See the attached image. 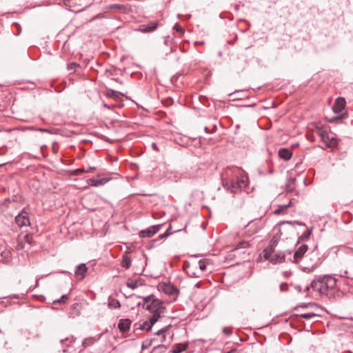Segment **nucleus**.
<instances>
[{
  "mask_svg": "<svg viewBox=\"0 0 353 353\" xmlns=\"http://www.w3.org/2000/svg\"><path fill=\"white\" fill-rule=\"evenodd\" d=\"M185 349V347H180L179 345H175L172 348V353H181Z\"/></svg>",
  "mask_w": 353,
  "mask_h": 353,
  "instance_id": "c9c22d12",
  "label": "nucleus"
},
{
  "mask_svg": "<svg viewBox=\"0 0 353 353\" xmlns=\"http://www.w3.org/2000/svg\"><path fill=\"white\" fill-rule=\"evenodd\" d=\"M289 225L292 228H294L296 225H305V224L304 223L301 222V221H280L278 223V225H279V226H281V225Z\"/></svg>",
  "mask_w": 353,
  "mask_h": 353,
  "instance_id": "b1692460",
  "label": "nucleus"
},
{
  "mask_svg": "<svg viewBox=\"0 0 353 353\" xmlns=\"http://www.w3.org/2000/svg\"><path fill=\"white\" fill-rule=\"evenodd\" d=\"M292 203V201L290 200V203L287 205H280V208L282 210V212H283L284 210H285L288 207H290L291 205V204Z\"/></svg>",
  "mask_w": 353,
  "mask_h": 353,
  "instance_id": "49530a36",
  "label": "nucleus"
},
{
  "mask_svg": "<svg viewBox=\"0 0 353 353\" xmlns=\"http://www.w3.org/2000/svg\"><path fill=\"white\" fill-rule=\"evenodd\" d=\"M90 184L91 185L99 186V185H104L108 181V179H106L105 178H101V179L92 178V179H90Z\"/></svg>",
  "mask_w": 353,
  "mask_h": 353,
  "instance_id": "5701e85b",
  "label": "nucleus"
},
{
  "mask_svg": "<svg viewBox=\"0 0 353 353\" xmlns=\"http://www.w3.org/2000/svg\"><path fill=\"white\" fill-rule=\"evenodd\" d=\"M12 253L9 250H0V262L8 263L11 260Z\"/></svg>",
  "mask_w": 353,
  "mask_h": 353,
  "instance_id": "a211bd4d",
  "label": "nucleus"
},
{
  "mask_svg": "<svg viewBox=\"0 0 353 353\" xmlns=\"http://www.w3.org/2000/svg\"><path fill=\"white\" fill-rule=\"evenodd\" d=\"M131 265V259L125 252L122 256L121 266L125 269H129Z\"/></svg>",
  "mask_w": 353,
  "mask_h": 353,
  "instance_id": "412c9836",
  "label": "nucleus"
},
{
  "mask_svg": "<svg viewBox=\"0 0 353 353\" xmlns=\"http://www.w3.org/2000/svg\"><path fill=\"white\" fill-rule=\"evenodd\" d=\"M297 289H298L299 291H301V288L300 287H298Z\"/></svg>",
  "mask_w": 353,
  "mask_h": 353,
  "instance_id": "052dcab7",
  "label": "nucleus"
},
{
  "mask_svg": "<svg viewBox=\"0 0 353 353\" xmlns=\"http://www.w3.org/2000/svg\"><path fill=\"white\" fill-rule=\"evenodd\" d=\"M279 156L281 159L288 161L292 158V152L291 150L283 148L279 150Z\"/></svg>",
  "mask_w": 353,
  "mask_h": 353,
  "instance_id": "6ab92c4d",
  "label": "nucleus"
},
{
  "mask_svg": "<svg viewBox=\"0 0 353 353\" xmlns=\"http://www.w3.org/2000/svg\"><path fill=\"white\" fill-rule=\"evenodd\" d=\"M222 185L233 194L241 192L248 184V176L241 168L231 166L225 168L221 175Z\"/></svg>",
  "mask_w": 353,
  "mask_h": 353,
  "instance_id": "f257e3e1",
  "label": "nucleus"
},
{
  "mask_svg": "<svg viewBox=\"0 0 353 353\" xmlns=\"http://www.w3.org/2000/svg\"><path fill=\"white\" fill-rule=\"evenodd\" d=\"M301 318L305 319H310L312 318H314L315 316H317L318 315L313 312H308V313H304L299 315Z\"/></svg>",
  "mask_w": 353,
  "mask_h": 353,
  "instance_id": "c85d7f7f",
  "label": "nucleus"
},
{
  "mask_svg": "<svg viewBox=\"0 0 353 353\" xmlns=\"http://www.w3.org/2000/svg\"><path fill=\"white\" fill-rule=\"evenodd\" d=\"M204 130L208 134H212V132L210 131V130H209V128L208 127H205Z\"/></svg>",
  "mask_w": 353,
  "mask_h": 353,
  "instance_id": "864d4df0",
  "label": "nucleus"
},
{
  "mask_svg": "<svg viewBox=\"0 0 353 353\" xmlns=\"http://www.w3.org/2000/svg\"><path fill=\"white\" fill-rule=\"evenodd\" d=\"M95 170H96L95 167H88L86 168H83V169L80 170L81 172H86V173L93 172Z\"/></svg>",
  "mask_w": 353,
  "mask_h": 353,
  "instance_id": "a19ab883",
  "label": "nucleus"
},
{
  "mask_svg": "<svg viewBox=\"0 0 353 353\" xmlns=\"http://www.w3.org/2000/svg\"><path fill=\"white\" fill-rule=\"evenodd\" d=\"M126 285L128 288L134 290L139 286V284L137 281H128Z\"/></svg>",
  "mask_w": 353,
  "mask_h": 353,
  "instance_id": "2f4dec72",
  "label": "nucleus"
},
{
  "mask_svg": "<svg viewBox=\"0 0 353 353\" xmlns=\"http://www.w3.org/2000/svg\"><path fill=\"white\" fill-rule=\"evenodd\" d=\"M250 246V243L248 241H242L237 243L236 249L246 248Z\"/></svg>",
  "mask_w": 353,
  "mask_h": 353,
  "instance_id": "7c9ffc66",
  "label": "nucleus"
},
{
  "mask_svg": "<svg viewBox=\"0 0 353 353\" xmlns=\"http://www.w3.org/2000/svg\"><path fill=\"white\" fill-rule=\"evenodd\" d=\"M25 241L29 245H33V238L31 234H26L25 236Z\"/></svg>",
  "mask_w": 353,
  "mask_h": 353,
  "instance_id": "4c0bfd02",
  "label": "nucleus"
},
{
  "mask_svg": "<svg viewBox=\"0 0 353 353\" xmlns=\"http://www.w3.org/2000/svg\"><path fill=\"white\" fill-rule=\"evenodd\" d=\"M168 237V234H161L156 239H159V241Z\"/></svg>",
  "mask_w": 353,
  "mask_h": 353,
  "instance_id": "de8ad7c7",
  "label": "nucleus"
},
{
  "mask_svg": "<svg viewBox=\"0 0 353 353\" xmlns=\"http://www.w3.org/2000/svg\"><path fill=\"white\" fill-rule=\"evenodd\" d=\"M318 134L321 137L322 141L326 146L330 148H334L338 145L336 139L334 137H330L328 132L323 129L317 130Z\"/></svg>",
  "mask_w": 353,
  "mask_h": 353,
  "instance_id": "39448f33",
  "label": "nucleus"
},
{
  "mask_svg": "<svg viewBox=\"0 0 353 353\" xmlns=\"http://www.w3.org/2000/svg\"><path fill=\"white\" fill-rule=\"evenodd\" d=\"M76 340V337H74L72 335L67 336L65 339L60 340V343L63 346V352H68L69 348L72 346L73 343H75Z\"/></svg>",
  "mask_w": 353,
  "mask_h": 353,
  "instance_id": "ddd939ff",
  "label": "nucleus"
},
{
  "mask_svg": "<svg viewBox=\"0 0 353 353\" xmlns=\"http://www.w3.org/2000/svg\"><path fill=\"white\" fill-rule=\"evenodd\" d=\"M283 235V234L281 231V228H279L278 232L271 239V241L270 242V245H268V247L266 249H265L264 253L266 252V250H268V252L274 251V248L277 245L280 237Z\"/></svg>",
  "mask_w": 353,
  "mask_h": 353,
  "instance_id": "4468645a",
  "label": "nucleus"
},
{
  "mask_svg": "<svg viewBox=\"0 0 353 353\" xmlns=\"http://www.w3.org/2000/svg\"><path fill=\"white\" fill-rule=\"evenodd\" d=\"M108 306L110 308L117 309L121 307V304H120V302L117 299L112 298V297H109Z\"/></svg>",
  "mask_w": 353,
  "mask_h": 353,
  "instance_id": "393cba45",
  "label": "nucleus"
},
{
  "mask_svg": "<svg viewBox=\"0 0 353 353\" xmlns=\"http://www.w3.org/2000/svg\"><path fill=\"white\" fill-rule=\"evenodd\" d=\"M88 268L85 263H81L76 267L74 274L77 278L81 280L85 278Z\"/></svg>",
  "mask_w": 353,
  "mask_h": 353,
  "instance_id": "2eb2a0df",
  "label": "nucleus"
},
{
  "mask_svg": "<svg viewBox=\"0 0 353 353\" xmlns=\"http://www.w3.org/2000/svg\"><path fill=\"white\" fill-rule=\"evenodd\" d=\"M143 307L152 313V316H157V319H159L165 312L166 308L163 305V302L156 298L154 295L151 294L143 297Z\"/></svg>",
  "mask_w": 353,
  "mask_h": 353,
  "instance_id": "7ed1b4c3",
  "label": "nucleus"
},
{
  "mask_svg": "<svg viewBox=\"0 0 353 353\" xmlns=\"http://www.w3.org/2000/svg\"><path fill=\"white\" fill-rule=\"evenodd\" d=\"M345 106V101L342 97H338L332 106V110L335 113H340Z\"/></svg>",
  "mask_w": 353,
  "mask_h": 353,
  "instance_id": "dca6fc26",
  "label": "nucleus"
},
{
  "mask_svg": "<svg viewBox=\"0 0 353 353\" xmlns=\"http://www.w3.org/2000/svg\"><path fill=\"white\" fill-rule=\"evenodd\" d=\"M163 225V224L152 225L145 230H141L139 233V236L141 238L152 237L161 230Z\"/></svg>",
  "mask_w": 353,
  "mask_h": 353,
  "instance_id": "6e6552de",
  "label": "nucleus"
},
{
  "mask_svg": "<svg viewBox=\"0 0 353 353\" xmlns=\"http://www.w3.org/2000/svg\"><path fill=\"white\" fill-rule=\"evenodd\" d=\"M264 257L269 260L272 263H281L285 261V255L282 252H266L264 253Z\"/></svg>",
  "mask_w": 353,
  "mask_h": 353,
  "instance_id": "423d86ee",
  "label": "nucleus"
},
{
  "mask_svg": "<svg viewBox=\"0 0 353 353\" xmlns=\"http://www.w3.org/2000/svg\"><path fill=\"white\" fill-rule=\"evenodd\" d=\"M157 243H159V239H153L152 241H151V242L149 244H148L146 245V248L148 250H151L152 248H153L154 247V245Z\"/></svg>",
  "mask_w": 353,
  "mask_h": 353,
  "instance_id": "58836bf2",
  "label": "nucleus"
},
{
  "mask_svg": "<svg viewBox=\"0 0 353 353\" xmlns=\"http://www.w3.org/2000/svg\"><path fill=\"white\" fill-rule=\"evenodd\" d=\"M209 263V260L201 259L198 262L199 269L201 272H204L207 269V265Z\"/></svg>",
  "mask_w": 353,
  "mask_h": 353,
  "instance_id": "bb28decb",
  "label": "nucleus"
},
{
  "mask_svg": "<svg viewBox=\"0 0 353 353\" xmlns=\"http://www.w3.org/2000/svg\"><path fill=\"white\" fill-rule=\"evenodd\" d=\"M63 2L65 6H70V0H63Z\"/></svg>",
  "mask_w": 353,
  "mask_h": 353,
  "instance_id": "5fc2aeb1",
  "label": "nucleus"
},
{
  "mask_svg": "<svg viewBox=\"0 0 353 353\" xmlns=\"http://www.w3.org/2000/svg\"><path fill=\"white\" fill-rule=\"evenodd\" d=\"M336 279L329 274L319 276L314 279L310 286H307L305 291L309 290L311 288L314 292H318L321 295H325L328 299L341 298L343 292L336 290Z\"/></svg>",
  "mask_w": 353,
  "mask_h": 353,
  "instance_id": "f03ea898",
  "label": "nucleus"
},
{
  "mask_svg": "<svg viewBox=\"0 0 353 353\" xmlns=\"http://www.w3.org/2000/svg\"><path fill=\"white\" fill-rule=\"evenodd\" d=\"M294 179H292L290 182L287 185L286 188L288 192H292L294 189Z\"/></svg>",
  "mask_w": 353,
  "mask_h": 353,
  "instance_id": "ea45409f",
  "label": "nucleus"
},
{
  "mask_svg": "<svg viewBox=\"0 0 353 353\" xmlns=\"http://www.w3.org/2000/svg\"><path fill=\"white\" fill-rule=\"evenodd\" d=\"M159 290H162L165 294L168 295L177 294L179 292L178 288L170 283H163L160 284Z\"/></svg>",
  "mask_w": 353,
  "mask_h": 353,
  "instance_id": "9b49d317",
  "label": "nucleus"
},
{
  "mask_svg": "<svg viewBox=\"0 0 353 353\" xmlns=\"http://www.w3.org/2000/svg\"><path fill=\"white\" fill-rule=\"evenodd\" d=\"M132 321L129 319H122L119 321L118 328L121 332H126L130 330Z\"/></svg>",
  "mask_w": 353,
  "mask_h": 353,
  "instance_id": "f3484780",
  "label": "nucleus"
},
{
  "mask_svg": "<svg viewBox=\"0 0 353 353\" xmlns=\"http://www.w3.org/2000/svg\"><path fill=\"white\" fill-rule=\"evenodd\" d=\"M308 250V246L306 244L301 245L294 253L293 262L298 263L303 258V255Z\"/></svg>",
  "mask_w": 353,
  "mask_h": 353,
  "instance_id": "f8f14e48",
  "label": "nucleus"
},
{
  "mask_svg": "<svg viewBox=\"0 0 353 353\" xmlns=\"http://www.w3.org/2000/svg\"><path fill=\"white\" fill-rule=\"evenodd\" d=\"M166 346L163 345H158L157 346L154 347L152 353H156L158 350L160 352H164L166 350Z\"/></svg>",
  "mask_w": 353,
  "mask_h": 353,
  "instance_id": "c756f323",
  "label": "nucleus"
},
{
  "mask_svg": "<svg viewBox=\"0 0 353 353\" xmlns=\"http://www.w3.org/2000/svg\"><path fill=\"white\" fill-rule=\"evenodd\" d=\"M288 289V285L286 283H282L281 285H280V290L281 291H283V292H285V291H287Z\"/></svg>",
  "mask_w": 353,
  "mask_h": 353,
  "instance_id": "c03bdc74",
  "label": "nucleus"
},
{
  "mask_svg": "<svg viewBox=\"0 0 353 353\" xmlns=\"http://www.w3.org/2000/svg\"><path fill=\"white\" fill-rule=\"evenodd\" d=\"M317 265H318V262H317V261H316V262H314V263H312V264L311 267H312V268H314L316 267V266H317Z\"/></svg>",
  "mask_w": 353,
  "mask_h": 353,
  "instance_id": "6e6d98bb",
  "label": "nucleus"
},
{
  "mask_svg": "<svg viewBox=\"0 0 353 353\" xmlns=\"http://www.w3.org/2000/svg\"><path fill=\"white\" fill-rule=\"evenodd\" d=\"M152 148H153L154 150H156V151H159V149H158V148H157V144H156L155 143H152Z\"/></svg>",
  "mask_w": 353,
  "mask_h": 353,
  "instance_id": "603ef678",
  "label": "nucleus"
},
{
  "mask_svg": "<svg viewBox=\"0 0 353 353\" xmlns=\"http://www.w3.org/2000/svg\"><path fill=\"white\" fill-rule=\"evenodd\" d=\"M9 297L14 298V299H19L21 298V296L19 294H12V295H10Z\"/></svg>",
  "mask_w": 353,
  "mask_h": 353,
  "instance_id": "8fccbe9b",
  "label": "nucleus"
},
{
  "mask_svg": "<svg viewBox=\"0 0 353 353\" xmlns=\"http://www.w3.org/2000/svg\"><path fill=\"white\" fill-rule=\"evenodd\" d=\"M15 222L20 228L30 224L29 214L25 209L15 217Z\"/></svg>",
  "mask_w": 353,
  "mask_h": 353,
  "instance_id": "1a4fd4ad",
  "label": "nucleus"
},
{
  "mask_svg": "<svg viewBox=\"0 0 353 353\" xmlns=\"http://www.w3.org/2000/svg\"><path fill=\"white\" fill-rule=\"evenodd\" d=\"M223 332L227 335V336H229L232 334V327H223Z\"/></svg>",
  "mask_w": 353,
  "mask_h": 353,
  "instance_id": "79ce46f5",
  "label": "nucleus"
},
{
  "mask_svg": "<svg viewBox=\"0 0 353 353\" xmlns=\"http://www.w3.org/2000/svg\"><path fill=\"white\" fill-rule=\"evenodd\" d=\"M174 30H176L178 33H179L180 35H182L184 32L181 26L178 23H175V25L174 26Z\"/></svg>",
  "mask_w": 353,
  "mask_h": 353,
  "instance_id": "e433bc0d",
  "label": "nucleus"
},
{
  "mask_svg": "<svg viewBox=\"0 0 353 353\" xmlns=\"http://www.w3.org/2000/svg\"><path fill=\"white\" fill-rule=\"evenodd\" d=\"M168 330V327H165L163 328H161V330H158L155 334L157 336L162 335V340L161 341H165V336L163 334L167 330Z\"/></svg>",
  "mask_w": 353,
  "mask_h": 353,
  "instance_id": "cd10ccee",
  "label": "nucleus"
},
{
  "mask_svg": "<svg viewBox=\"0 0 353 353\" xmlns=\"http://www.w3.org/2000/svg\"><path fill=\"white\" fill-rule=\"evenodd\" d=\"M312 229L313 228H310V229H307V230H305L299 238H298V241L296 243V244L298 243H300L301 242H304V241H307L312 232Z\"/></svg>",
  "mask_w": 353,
  "mask_h": 353,
  "instance_id": "aec40b11",
  "label": "nucleus"
},
{
  "mask_svg": "<svg viewBox=\"0 0 353 353\" xmlns=\"http://www.w3.org/2000/svg\"><path fill=\"white\" fill-rule=\"evenodd\" d=\"M153 341H154V339H153V340H148V339L145 340L142 343V348L143 349L148 348L152 345V343Z\"/></svg>",
  "mask_w": 353,
  "mask_h": 353,
  "instance_id": "f704fd0d",
  "label": "nucleus"
},
{
  "mask_svg": "<svg viewBox=\"0 0 353 353\" xmlns=\"http://www.w3.org/2000/svg\"><path fill=\"white\" fill-rule=\"evenodd\" d=\"M278 227H280V226H279V225H276V227H274V229H276V228H278Z\"/></svg>",
  "mask_w": 353,
  "mask_h": 353,
  "instance_id": "e2e57ef3",
  "label": "nucleus"
},
{
  "mask_svg": "<svg viewBox=\"0 0 353 353\" xmlns=\"http://www.w3.org/2000/svg\"><path fill=\"white\" fill-rule=\"evenodd\" d=\"M216 130V125H213V128H212V130H211L213 132H214Z\"/></svg>",
  "mask_w": 353,
  "mask_h": 353,
  "instance_id": "4d7b16f0",
  "label": "nucleus"
},
{
  "mask_svg": "<svg viewBox=\"0 0 353 353\" xmlns=\"http://www.w3.org/2000/svg\"><path fill=\"white\" fill-rule=\"evenodd\" d=\"M163 43L165 46L170 48V51H172V46L174 44V39L171 38L170 36L165 37Z\"/></svg>",
  "mask_w": 353,
  "mask_h": 353,
  "instance_id": "a878e982",
  "label": "nucleus"
},
{
  "mask_svg": "<svg viewBox=\"0 0 353 353\" xmlns=\"http://www.w3.org/2000/svg\"><path fill=\"white\" fill-rule=\"evenodd\" d=\"M107 94L109 97L116 100L120 99L123 96L121 92L115 91L112 89H108L107 90Z\"/></svg>",
  "mask_w": 353,
  "mask_h": 353,
  "instance_id": "4be33fe9",
  "label": "nucleus"
},
{
  "mask_svg": "<svg viewBox=\"0 0 353 353\" xmlns=\"http://www.w3.org/2000/svg\"><path fill=\"white\" fill-rule=\"evenodd\" d=\"M282 212V210L280 208V207H279L278 209H276L275 211H274V214H279Z\"/></svg>",
  "mask_w": 353,
  "mask_h": 353,
  "instance_id": "3c124183",
  "label": "nucleus"
},
{
  "mask_svg": "<svg viewBox=\"0 0 353 353\" xmlns=\"http://www.w3.org/2000/svg\"><path fill=\"white\" fill-rule=\"evenodd\" d=\"M103 106L107 108L108 109H110V107L106 103H103Z\"/></svg>",
  "mask_w": 353,
  "mask_h": 353,
  "instance_id": "bf43d9fd",
  "label": "nucleus"
},
{
  "mask_svg": "<svg viewBox=\"0 0 353 353\" xmlns=\"http://www.w3.org/2000/svg\"><path fill=\"white\" fill-rule=\"evenodd\" d=\"M79 65L74 63V62H72V63H70L68 65V69L69 70H74V68L77 66H79Z\"/></svg>",
  "mask_w": 353,
  "mask_h": 353,
  "instance_id": "37998d69",
  "label": "nucleus"
},
{
  "mask_svg": "<svg viewBox=\"0 0 353 353\" xmlns=\"http://www.w3.org/2000/svg\"><path fill=\"white\" fill-rule=\"evenodd\" d=\"M263 226L261 218L251 220L245 225V233L248 236H251L261 230Z\"/></svg>",
  "mask_w": 353,
  "mask_h": 353,
  "instance_id": "20e7f679",
  "label": "nucleus"
},
{
  "mask_svg": "<svg viewBox=\"0 0 353 353\" xmlns=\"http://www.w3.org/2000/svg\"><path fill=\"white\" fill-rule=\"evenodd\" d=\"M92 339L91 338H90V339H85L82 341L83 349H85L87 347H88L89 345H90V344L92 343Z\"/></svg>",
  "mask_w": 353,
  "mask_h": 353,
  "instance_id": "72a5a7b5",
  "label": "nucleus"
},
{
  "mask_svg": "<svg viewBox=\"0 0 353 353\" xmlns=\"http://www.w3.org/2000/svg\"><path fill=\"white\" fill-rule=\"evenodd\" d=\"M68 299V296L67 294H63L61 296V297L59 299L54 300V303H65V301Z\"/></svg>",
  "mask_w": 353,
  "mask_h": 353,
  "instance_id": "473e14b6",
  "label": "nucleus"
},
{
  "mask_svg": "<svg viewBox=\"0 0 353 353\" xmlns=\"http://www.w3.org/2000/svg\"><path fill=\"white\" fill-rule=\"evenodd\" d=\"M61 272L63 273V274H71L70 272L65 271V270L62 271Z\"/></svg>",
  "mask_w": 353,
  "mask_h": 353,
  "instance_id": "13d9d810",
  "label": "nucleus"
},
{
  "mask_svg": "<svg viewBox=\"0 0 353 353\" xmlns=\"http://www.w3.org/2000/svg\"><path fill=\"white\" fill-rule=\"evenodd\" d=\"M278 227H280V226H279V225H276V227H274V229H276V228H278Z\"/></svg>",
  "mask_w": 353,
  "mask_h": 353,
  "instance_id": "680f3d73",
  "label": "nucleus"
},
{
  "mask_svg": "<svg viewBox=\"0 0 353 353\" xmlns=\"http://www.w3.org/2000/svg\"><path fill=\"white\" fill-rule=\"evenodd\" d=\"M159 26V23L158 21H152L148 23L140 25L138 30L142 33H150L154 32Z\"/></svg>",
  "mask_w": 353,
  "mask_h": 353,
  "instance_id": "9d476101",
  "label": "nucleus"
},
{
  "mask_svg": "<svg viewBox=\"0 0 353 353\" xmlns=\"http://www.w3.org/2000/svg\"><path fill=\"white\" fill-rule=\"evenodd\" d=\"M157 316H152L148 321H144L141 324L135 323L134 325V332L137 330L150 331L152 326L158 321Z\"/></svg>",
  "mask_w": 353,
  "mask_h": 353,
  "instance_id": "0eeeda50",
  "label": "nucleus"
},
{
  "mask_svg": "<svg viewBox=\"0 0 353 353\" xmlns=\"http://www.w3.org/2000/svg\"><path fill=\"white\" fill-rule=\"evenodd\" d=\"M188 274L189 275H191V276H193V277H195V278H199V277H200V275H199V274H196L195 272L192 271V270H191L190 268L189 269V270H188Z\"/></svg>",
  "mask_w": 353,
  "mask_h": 353,
  "instance_id": "a18cd8bd",
  "label": "nucleus"
},
{
  "mask_svg": "<svg viewBox=\"0 0 353 353\" xmlns=\"http://www.w3.org/2000/svg\"><path fill=\"white\" fill-rule=\"evenodd\" d=\"M171 230H172V226H171V225H170L168 228L166 230V231L165 232L164 234H168V236H169L172 234Z\"/></svg>",
  "mask_w": 353,
  "mask_h": 353,
  "instance_id": "09e8293b",
  "label": "nucleus"
}]
</instances>
